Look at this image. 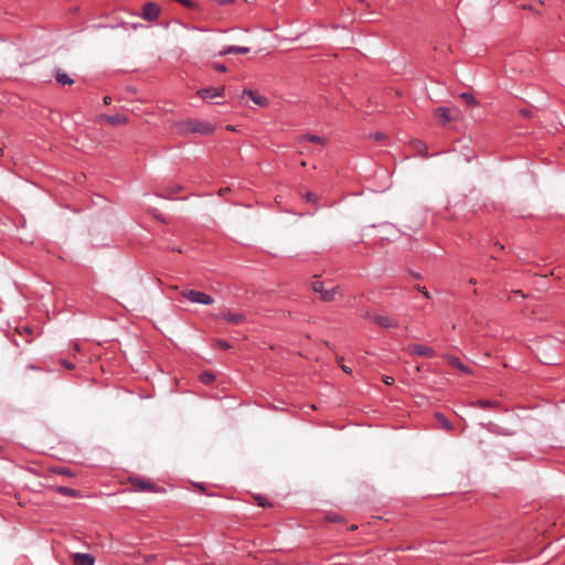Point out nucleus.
<instances>
[{
  "mask_svg": "<svg viewBox=\"0 0 565 565\" xmlns=\"http://www.w3.org/2000/svg\"><path fill=\"white\" fill-rule=\"evenodd\" d=\"M181 134H186L189 131L201 134V135H210L213 131V126L209 122H202L198 120H186L178 124Z\"/></svg>",
  "mask_w": 565,
  "mask_h": 565,
  "instance_id": "obj_1",
  "label": "nucleus"
},
{
  "mask_svg": "<svg viewBox=\"0 0 565 565\" xmlns=\"http://www.w3.org/2000/svg\"><path fill=\"white\" fill-rule=\"evenodd\" d=\"M182 297L186 298L191 302L201 303V305H212L214 302V299L201 291L186 289L181 291Z\"/></svg>",
  "mask_w": 565,
  "mask_h": 565,
  "instance_id": "obj_2",
  "label": "nucleus"
},
{
  "mask_svg": "<svg viewBox=\"0 0 565 565\" xmlns=\"http://www.w3.org/2000/svg\"><path fill=\"white\" fill-rule=\"evenodd\" d=\"M311 289L315 292L320 294L321 298L324 301H333L334 298H335V295L339 291L338 287H333L331 289H326L323 282L322 281H318V280L311 282Z\"/></svg>",
  "mask_w": 565,
  "mask_h": 565,
  "instance_id": "obj_3",
  "label": "nucleus"
},
{
  "mask_svg": "<svg viewBox=\"0 0 565 565\" xmlns=\"http://www.w3.org/2000/svg\"><path fill=\"white\" fill-rule=\"evenodd\" d=\"M161 12L160 7L154 2H147L142 8V18L147 21H154Z\"/></svg>",
  "mask_w": 565,
  "mask_h": 565,
  "instance_id": "obj_4",
  "label": "nucleus"
},
{
  "mask_svg": "<svg viewBox=\"0 0 565 565\" xmlns=\"http://www.w3.org/2000/svg\"><path fill=\"white\" fill-rule=\"evenodd\" d=\"M365 317L369 319H373L376 324H379L383 328H396L398 326L394 319H391L387 316H381V315L371 316L370 313H366Z\"/></svg>",
  "mask_w": 565,
  "mask_h": 565,
  "instance_id": "obj_5",
  "label": "nucleus"
},
{
  "mask_svg": "<svg viewBox=\"0 0 565 565\" xmlns=\"http://www.w3.org/2000/svg\"><path fill=\"white\" fill-rule=\"evenodd\" d=\"M407 350L412 354H417V355H422V356H434L435 355V351L431 348H429L427 345H423V344H412L408 347Z\"/></svg>",
  "mask_w": 565,
  "mask_h": 565,
  "instance_id": "obj_6",
  "label": "nucleus"
},
{
  "mask_svg": "<svg viewBox=\"0 0 565 565\" xmlns=\"http://www.w3.org/2000/svg\"><path fill=\"white\" fill-rule=\"evenodd\" d=\"M74 565H94L95 558L90 554L73 553L71 555Z\"/></svg>",
  "mask_w": 565,
  "mask_h": 565,
  "instance_id": "obj_7",
  "label": "nucleus"
},
{
  "mask_svg": "<svg viewBox=\"0 0 565 565\" xmlns=\"http://www.w3.org/2000/svg\"><path fill=\"white\" fill-rule=\"evenodd\" d=\"M243 94L247 95L256 105L260 107H267L269 104V100L266 96H263L255 90L244 89Z\"/></svg>",
  "mask_w": 565,
  "mask_h": 565,
  "instance_id": "obj_8",
  "label": "nucleus"
},
{
  "mask_svg": "<svg viewBox=\"0 0 565 565\" xmlns=\"http://www.w3.org/2000/svg\"><path fill=\"white\" fill-rule=\"evenodd\" d=\"M224 92H225V87L224 86H222L218 89H215V88H203V89H200L198 92V95L200 97L206 99V98H212V97H216V96H223Z\"/></svg>",
  "mask_w": 565,
  "mask_h": 565,
  "instance_id": "obj_9",
  "label": "nucleus"
},
{
  "mask_svg": "<svg viewBox=\"0 0 565 565\" xmlns=\"http://www.w3.org/2000/svg\"><path fill=\"white\" fill-rule=\"evenodd\" d=\"M248 52H249V47H247V46L231 45V46H226L222 51H220L218 55L220 56H224V55H227V54H245V53H248Z\"/></svg>",
  "mask_w": 565,
  "mask_h": 565,
  "instance_id": "obj_10",
  "label": "nucleus"
},
{
  "mask_svg": "<svg viewBox=\"0 0 565 565\" xmlns=\"http://www.w3.org/2000/svg\"><path fill=\"white\" fill-rule=\"evenodd\" d=\"M223 318L232 324H241L245 321V316L238 312L226 311L223 313Z\"/></svg>",
  "mask_w": 565,
  "mask_h": 565,
  "instance_id": "obj_11",
  "label": "nucleus"
},
{
  "mask_svg": "<svg viewBox=\"0 0 565 565\" xmlns=\"http://www.w3.org/2000/svg\"><path fill=\"white\" fill-rule=\"evenodd\" d=\"M102 118L113 126L125 125L128 122V118L120 114L114 116L104 115Z\"/></svg>",
  "mask_w": 565,
  "mask_h": 565,
  "instance_id": "obj_12",
  "label": "nucleus"
},
{
  "mask_svg": "<svg viewBox=\"0 0 565 565\" xmlns=\"http://www.w3.org/2000/svg\"><path fill=\"white\" fill-rule=\"evenodd\" d=\"M411 147L414 149V151H416L417 154L424 158H427L429 156L426 143H424L420 140H413L411 142Z\"/></svg>",
  "mask_w": 565,
  "mask_h": 565,
  "instance_id": "obj_13",
  "label": "nucleus"
},
{
  "mask_svg": "<svg viewBox=\"0 0 565 565\" xmlns=\"http://www.w3.org/2000/svg\"><path fill=\"white\" fill-rule=\"evenodd\" d=\"M131 483L138 490H142V491H152L153 490V486L151 483H149L145 480L138 479V478L131 479Z\"/></svg>",
  "mask_w": 565,
  "mask_h": 565,
  "instance_id": "obj_14",
  "label": "nucleus"
},
{
  "mask_svg": "<svg viewBox=\"0 0 565 565\" xmlns=\"http://www.w3.org/2000/svg\"><path fill=\"white\" fill-rule=\"evenodd\" d=\"M436 115L441 119L444 124L454 120V117L450 115V110L445 107H440L436 110Z\"/></svg>",
  "mask_w": 565,
  "mask_h": 565,
  "instance_id": "obj_15",
  "label": "nucleus"
},
{
  "mask_svg": "<svg viewBox=\"0 0 565 565\" xmlns=\"http://www.w3.org/2000/svg\"><path fill=\"white\" fill-rule=\"evenodd\" d=\"M301 140H307V141L313 142V143L321 145V146H324L327 142L324 138L317 136V135L302 136L299 138V141H301Z\"/></svg>",
  "mask_w": 565,
  "mask_h": 565,
  "instance_id": "obj_16",
  "label": "nucleus"
},
{
  "mask_svg": "<svg viewBox=\"0 0 565 565\" xmlns=\"http://www.w3.org/2000/svg\"><path fill=\"white\" fill-rule=\"evenodd\" d=\"M448 362H449L452 366H455V367H457L458 370L462 371L463 373H467V374H470V373H471V371H470L467 366H465V365L460 362V360H459L458 358L450 356V358H448Z\"/></svg>",
  "mask_w": 565,
  "mask_h": 565,
  "instance_id": "obj_17",
  "label": "nucleus"
},
{
  "mask_svg": "<svg viewBox=\"0 0 565 565\" xmlns=\"http://www.w3.org/2000/svg\"><path fill=\"white\" fill-rule=\"evenodd\" d=\"M56 81L62 85H72L74 81L65 73H57Z\"/></svg>",
  "mask_w": 565,
  "mask_h": 565,
  "instance_id": "obj_18",
  "label": "nucleus"
},
{
  "mask_svg": "<svg viewBox=\"0 0 565 565\" xmlns=\"http://www.w3.org/2000/svg\"><path fill=\"white\" fill-rule=\"evenodd\" d=\"M436 418L445 429L450 430L452 428L450 422L444 415L436 414Z\"/></svg>",
  "mask_w": 565,
  "mask_h": 565,
  "instance_id": "obj_19",
  "label": "nucleus"
},
{
  "mask_svg": "<svg viewBox=\"0 0 565 565\" xmlns=\"http://www.w3.org/2000/svg\"><path fill=\"white\" fill-rule=\"evenodd\" d=\"M460 98H461L462 100H465V102H466L468 105H470V106H475V105H477V100H476V98H475L471 94H469V93H462V94H460Z\"/></svg>",
  "mask_w": 565,
  "mask_h": 565,
  "instance_id": "obj_20",
  "label": "nucleus"
},
{
  "mask_svg": "<svg viewBox=\"0 0 565 565\" xmlns=\"http://www.w3.org/2000/svg\"><path fill=\"white\" fill-rule=\"evenodd\" d=\"M200 380L204 384H209V383H212L215 380V375L213 373H210V372H204V373L201 374Z\"/></svg>",
  "mask_w": 565,
  "mask_h": 565,
  "instance_id": "obj_21",
  "label": "nucleus"
},
{
  "mask_svg": "<svg viewBox=\"0 0 565 565\" xmlns=\"http://www.w3.org/2000/svg\"><path fill=\"white\" fill-rule=\"evenodd\" d=\"M57 491L62 494H66V495H72V497H77V491L71 489V488H67V487H58L57 488Z\"/></svg>",
  "mask_w": 565,
  "mask_h": 565,
  "instance_id": "obj_22",
  "label": "nucleus"
},
{
  "mask_svg": "<svg viewBox=\"0 0 565 565\" xmlns=\"http://www.w3.org/2000/svg\"><path fill=\"white\" fill-rule=\"evenodd\" d=\"M477 405L480 407V408H489V407H492L494 406V403L491 402V401H487V399H479L477 402Z\"/></svg>",
  "mask_w": 565,
  "mask_h": 565,
  "instance_id": "obj_23",
  "label": "nucleus"
},
{
  "mask_svg": "<svg viewBox=\"0 0 565 565\" xmlns=\"http://www.w3.org/2000/svg\"><path fill=\"white\" fill-rule=\"evenodd\" d=\"M175 1L189 9H193L196 7V4L191 0H175Z\"/></svg>",
  "mask_w": 565,
  "mask_h": 565,
  "instance_id": "obj_24",
  "label": "nucleus"
},
{
  "mask_svg": "<svg viewBox=\"0 0 565 565\" xmlns=\"http://www.w3.org/2000/svg\"><path fill=\"white\" fill-rule=\"evenodd\" d=\"M337 361H338V363L340 364L341 369H342L345 373H348V374H350V373H351V369H350L349 366H345V363H342V361H343V358H342V356H338V358H337Z\"/></svg>",
  "mask_w": 565,
  "mask_h": 565,
  "instance_id": "obj_25",
  "label": "nucleus"
},
{
  "mask_svg": "<svg viewBox=\"0 0 565 565\" xmlns=\"http://www.w3.org/2000/svg\"><path fill=\"white\" fill-rule=\"evenodd\" d=\"M305 200L307 202H316L317 201V194H315L313 192H307L305 194Z\"/></svg>",
  "mask_w": 565,
  "mask_h": 565,
  "instance_id": "obj_26",
  "label": "nucleus"
},
{
  "mask_svg": "<svg viewBox=\"0 0 565 565\" xmlns=\"http://www.w3.org/2000/svg\"><path fill=\"white\" fill-rule=\"evenodd\" d=\"M216 344H217L220 348L225 349V350H227V349H231V348H232V345H231L228 342L224 341V340H217V341H216Z\"/></svg>",
  "mask_w": 565,
  "mask_h": 565,
  "instance_id": "obj_27",
  "label": "nucleus"
},
{
  "mask_svg": "<svg viewBox=\"0 0 565 565\" xmlns=\"http://www.w3.org/2000/svg\"><path fill=\"white\" fill-rule=\"evenodd\" d=\"M213 68L217 72H226V66L221 63H214Z\"/></svg>",
  "mask_w": 565,
  "mask_h": 565,
  "instance_id": "obj_28",
  "label": "nucleus"
},
{
  "mask_svg": "<svg viewBox=\"0 0 565 565\" xmlns=\"http://www.w3.org/2000/svg\"><path fill=\"white\" fill-rule=\"evenodd\" d=\"M256 500L258 502V505L260 507H267L269 505V503L267 502V500L260 495L256 497Z\"/></svg>",
  "mask_w": 565,
  "mask_h": 565,
  "instance_id": "obj_29",
  "label": "nucleus"
},
{
  "mask_svg": "<svg viewBox=\"0 0 565 565\" xmlns=\"http://www.w3.org/2000/svg\"><path fill=\"white\" fill-rule=\"evenodd\" d=\"M383 382H384L386 385H393V384H394V379H393V377H391V376L384 375V376H383Z\"/></svg>",
  "mask_w": 565,
  "mask_h": 565,
  "instance_id": "obj_30",
  "label": "nucleus"
},
{
  "mask_svg": "<svg viewBox=\"0 0 565 565\" xmlns=\"http://www.w3.org/2000/svg\"><path fill=\"white\" fill-rule=\"evenodd\" d=\"M217 4H221V6H226V4H231V3H234L236 0H214Z\"/></svg>",
  "mask_w": 565,
  "mask_h": 565,
  "instance_id": "obj_31",
  "label": "nucleus"
},
{
  "mask_svg": "<svg viewBox=\"0 0 565 565\" xmlns=\"http://www.w3.org/2000/svg\"><path fill=\"white\" fill-rule=\"evenodd\" d=\"M231 191L230 188H223V189H220L218 191V195L223 196L225 195L226 193H228Z\"/></svg>",
  "mask_w": 565,
  "mask_h": 565,
  "instance_id": "obj_32",
  "label": "nucleus"
},
{
  "mask_svg": "<svg viewBox=\"0 0 565 565\" xmlns=\"http://www.w3.org/2000/svg\"><path fill=\"white\" fill-rule=\"evenodd\" d=\"M63 365L66 369H68V370H72L74 367V365L71 362L66 361V360L63 361Z\"/></svg>",
  "mask_w": 565,
  "mask_h": 565,
  "instance_id": "obj_33",
  "label": "nucleus"
},
{
  "mask_svg": "<svg viewBox=\"0 0 565 565\" xmlns=\"http://www.w3.org/2000/svg\"><path fill=\"white\" fill-rule=\"evenodd\" d=\"M419 291L426 297V298H429V292L427 291V289L425 287H422L419 288Z\"/></svg>",
  "mask_w": 565,
  "mask_h": 565,
  "instance_id": "obj_34",
  "label": "nucleus"
},
{
  "mask_svg": "<svg viewBox=\"0 0 565 565\" xmlns=\"http://www.w3.org/2000/svg\"><path fill=\"white\" fill-rule=\"evenodd\" d=\"M521 8H522L523 10L534 11V8H533L531 4H523Z\"/></svg>",
  "mask_w": 565,
  "mask_h": 565,
  "instance_id": "obj_35",
  "label": "nucleus"
},
{
  "mask_svg": "<svg viewBox=\"0 0 565 565\" xmlns=\"http://www.w3.org/2000/svg\"><path fill=\"white\" fill-rule=\"evenodd\" d=\"M111 103V97L110 96H105L104 97V104L105 105H109Z\"/></svg>",
  "mask_w": 565,
  "mask_h": 565,
  "instance_id": "obj_36",
  "label": "nucleus"
},
{
  "mask_svg": "<svg viewBox=\"0 0 565 565\" xmlns=\"http://www.w3.org/2000/svg\"><path fill=\"white\" fill-rule=\"evenodd\" d=\"M60 473L66 475V476H72V473L67 469H61Z\"/></svg>",
  "mask_w": 565,
  "mask_h": 565,
  "instance_id": "obj_37",
  "label": "nucleus"
},
{
  "mask_svg": "<svg viewBox=\"0 0 565 565\" xmlns=\"http://www.w3.org/2000/svg\"><path fill=\"white\" fill-rule=\"evenodd\" d=\"M382 138H384V136H383L382 134H376V135H375V139L380 140V139H382Z\"/></svg>",
  "mask_w": 565,
  "mask_h": 565,
  "instance_id": "obj_38",
  "label": "nucleus"
},
{
  "mask_svg": "<svg viewBox=\"0 0 565 565\" xmlns=\"http://www.w3.org/2000/svg\"><path fill=\"white\" fill-rule=\"evenodd\" d=\"M469 282H470V284H472V285H476V284H477V280H476L475 278H471V279L469 280Z\"/></svg>",
  "mask_w": 565,
  "mask_h": 565,
  "instance_id": "obj_39",
  "label": "nucleus"
},
{
  "mask_svg": "<svg viewBox=\"0 0 565 565\" xmlns=\"http://www.w3.org/2000/svg\"><path fill=\"white\" fill-rule=\"evenodd\" d=\"M74 348H75V351H79V345L78 344H75Z\"/></svg>",
  "mask_w": 565,
  "mask_h": 565,
  "instance_id": "obj_40",
  "label": "nucleus"
},
{
  "mask_svg": "<svg viewBox=\"0 0 565 565\" xmlns=\"http://www.w3.org/2000/svg\"><path fill=\"white\" fill-rule=\"evenodd\" d=\"M301 167H306L307 166V162L306 161H301Z\"/></svg>",
  "mask_w": 565,
  "mask_h": 565,
  "instance_id": "obj_41",
  "label": "nucleus"
},
{
  "mask_svg": "<svg viewBox=\"0 0 565 565\" xmlns=\"http://www.w3.org/2000/svg\"><path fill=\"white\" fill-rule=\"evenodd\" d=\"M181 190H182L181 186L174 188V191H181Z\"/></svg>",
  "mask_w": 565,
  "mask_h": 565,
  "instance_id": "obj_42",
  "label": "nucleus"
},
{
  "mask_svg": "<svg viewBox=\"0 0 565 565\" xmlns=\"http://www.w3.org/2000/svg\"><path fill=\"white\" fill-rule=\"evenodd\" d=\"M201 491L204 490L203 486H196Z\"/></svg>",
  "mask_w": 565,
  "mask_h": 565,
  "instance_id": "obj_43",
  "label": "nucleus"
},
{
  "mask_svg": "<svg viewBox=\"0 0 565 565\" xmlns=\"http://www.w3.org/2000/svg\"><path fill=\"white\" fill-rule=\"evenodd\" d=\"M540 4H544V0H537Z\"/></svg>",
  "mask_w": 565,
  "mask_h": 565,
  "instance_id": "obj_44",
  "label": "nucleus"
},
{
  "mask_svg": "<svg viewBox=\"0 0 565 565\" xmlns=\"http://www.w3.org/2000/svg\"><path fill=\"white\" fill-rule=\"evenodd\" d=\"M522 114H523L524 116H527V115H529V111H525V110H524V111H522Z\"/></svg>",
  "mask_w": 565,
  "mask_h": 565,
  "instance_id": "obj_45",
  "label": "nucleus"
},
{
  "mask_svg": "<svg viewBox=\"0 0 565 565\" xmlns=\"http://www.w3.org/2000/svg\"><path fill=\"white\" fill-rule=\"evenodd\" d=\"M361 3H365V0H359Z\"/></svg>",
  "mask_w": 565,
  "mask_h": 565,
  "instance_id": "obj_46",
  "label": "nucleus"
}]
</instances>
